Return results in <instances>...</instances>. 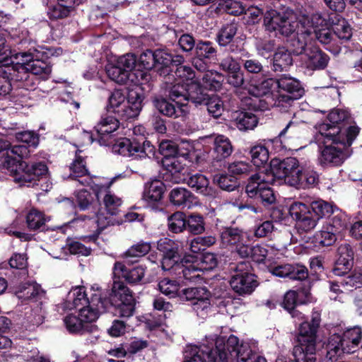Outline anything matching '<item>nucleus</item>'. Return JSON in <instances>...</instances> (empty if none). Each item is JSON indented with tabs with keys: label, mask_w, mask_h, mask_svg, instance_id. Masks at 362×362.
I'll list each match as a JSON object with an SVG mask.
<instances>
[{
	"label": "nucleus",
	"mask_w": 362,
	"mask_h": 362,
	"mask_svg": "<svg viewBox=\"0 0 362 362\" xmlns=\"http://www.w3.org/2000/svg\"><path fill=\"white\" fill-rule=\"evenodd\" d=\"M186 228L191 233L199 235L205 230V223L202 216L192 214L186 219Z\"/></svg>",
	"instance_id": "46"
},
{
	"label": "nucleus",
	"mask_w": 362,
	"mask_h": 362,
	"mask_svg": "<svg viewBox=\"0 0 362 362\" xmlns=\"http://www.w3.org/2000/svg\"><path fill=\"white\" fill-rule=\"evenodd\" d=\"M214 152L216 153V158L218 160L228 157L233 152L230 140L225 136H217L214 140Z\"/></svg>",
	"instance_id": "40"
},
{
	"label": "nucleus",
	"mask_w": 362,
	"mask_h": 362,
	"mask_svg": "<svg viewBox=\"0 0 362 362\" xmlns=\"http://www.w3.org/2000/svg\"><path fill=\"white\" fill-rule=\"evenodd\" d=\"M302 168L298 160L288 157L283 160H272L270 168L266 172L269 174V182H276L277 185L286 184L295 187L299 184V177Z\"/></svg>",
	"instance_id": "4"
},
{
	"label": "nucleus",
	"mask_w": 362,
	"mask_h": 362,
	"mask_svg": "<svg viewBox=\"0 0 362 362\" xmlns=\"http://www.w3.org/2000/svg\"><path fill=\"white\" fill-rule=\"evenodd\" d=\"M243 234L238 228H226L221 235L223 245H236L240 243Z\"/></svg>",
	"instance_id": "55"
},
{
	"label": "nucleus",
	"mask_w": 362,
	"mask_h": 362,
	"mask_svg": "<svg viewBox=\"0 0 362 362\" xmlns=\"http://www.w3.org/2000/svg\"><path fill=\"white\" fill-rule=\"evenodd\" d=\"M112 151L123 156L132 157L134 159L149 158L154 153V146L148 141H143L142 144L138 141L127 138L118 139L112 147Z\"/></svg>",
	"instance_id": "8"
},
{
	"label": "nucleus",
	"mask_w": 362,
	"mask_h": 362,
	"mask_svg": "<svg viewBox=\"0 0 362 362\" xmlns=\"http://www.w3.org/2000/svg\"><path fill=\"white\" fill-rule=\"evenodd\" d=\"M162 163L165 169L173 176H175L174 182H180L184 180L182 176V171L185 170V165L177 157L163 158Z\"/></svg>",
	"instance_id": "35"
},
{
	"label": "nucleus",
	"mask_w": 362,
	"mask_h": 362,
	"mask_svg": "<svg viewBox=\"0 0 362 362\" xmlns=\"http://www.w3.org/2000/svg\"><path fill=\"white\" fill-rule=\"evenodd\" d=\"M144 98L143 92L139 87H136L129 90L127 102H128L127 107L129 119L134 118L139 115L143 107Z\"/></svg>",
	"instance_id": "30"
},
{
	"label": "nucleus",
	"mask_w": 362,
	"mask_h": 362,
	"mask_svg": "<svg viewBox=\"0 0 362 362\" xmlns=\"http://www.w3.org/2000/svg\"><path fill=\"white\" fill-rule=\"evenodd\" d=\"M289 214L296 220V228L300 233L310 232L319 221L310 207L302 202H293L289 207Z\"/></svg>",
	"instance_id": "11"
},
{
	"label": "nucleus",
	"mask_w": 362,
	"mask_h": 362,
	"mask_svg": "<svg viewBox=\"0 0 362 362\" xmlns=\"http://www.w3.org/2000/svg\"><path fill=\"white\" fill-rule=\"evenodd\" d=\"M127 95L121 90H115L109 97L108 109L119 117L128 119L129 111Z\"/></svg>",
	"instance_id": "25"
},
{
	"label": "nucleus",
	"mask_w": 362,
	"mask_h": 362,
	"mask_svg": "<svg viewBox=\"0 0 362 362\" xmlns=\"http://www.w3.org/2000/svg\"><path fill=\"white\" fill-rule=\"evenodd\" d=\"M153 106L165 116L173 118H184L189 110L185 103L174 105L162 97H155L153 99Z\"/></svg>",
	"instance_id": "19"
},
{
	"label": "nucleus",
	"mask_w": 362,
	"mask_h": 362,
	"mask_svg": "<svg viewBox=\"0 0 362 362\" xmlns=\"http://www.w3.org/2000/svg\"><path fill=\"white\" fill-rule=\"evenodd\" d=\"M48 221V218L42 212L34 209L29 211L25 217L26 225L30 230L40 229Z\"/></svg>",
	"instance_id": "38"
},
{
	"label": "nucleus",
	"mask_w": 362,
	"mask_h": 362,
	"mask_svg": "<svg viewBox=\"0 0 362 362\" xmlns=\"http://www.w3.org/2000/svg\"><path fill=\"white\" fill-rule=\"evenodd\" d=\"M187 184L196 192L204 196L214 198L218 194L217 190L209 185V180L204 175L197 173L191 175Z\"/></svg>",
	"instance_id": "24"
},
{
	"label": "nucleus",
	"mask_w": 362,
	"mask_h": 362,
	"mask_svg": "<svg viewBox=\"0 0 362 362\" xmlns=\"http://www.w3.org/2000/svg\"><path fill=\"white\" fill-rule=\"evenodd\" d=\"M252 161L256 166H261L266 163L269 160V151L262 145L253 146L250 150Z\"/></svg>",
	"instance_id": "53"
},
{
	"label": "nucleus",
	"mask_w": 362,
	"mask_h": 362,
	"mask_svg": "<svg viewBox=\"0 0 362 362\" xmlns=\"http://www.w3.org/2000/svg\"><path fill=\"white\" fill-rule=\"evenodd\" d=\"M106 72L108 77L119 84L127 82L129 75L117 64H108L106 66Z\"/></svg>",
	"instance_id": "47"
},
{
	"label": "nucleus",
	"mask_w": 362,
	"mask_h": 362,
	"mask_svg": "<svg viewBox=\"0 0 362 362\" xmlns=\"http://www.w3.org/2000/svg\"><path fill=\"white\" fill-rule=\"evenodd\" d=\"M250 264L243 261L235 267V274L230 280L232 289L240 295L252 293L257 286V281L254 274L250 273Z\"/></svg>",
	"instance_id": "7"
},
{
	"label": "nucleus",
	"mask_w": 362,
	"mask_h": 362,
	"mask_svg": "<svg viewBox=\"0 0 362 362\" xmlns=\"http://www.w3.org/2000/svg\"><path fill=\"white\" fill-rule=\"evenodd\" d=\"M119 122L115 117L109 115L102 117L98 124L95 127V131L98 134V140L100 144H105L103 139L105 136L116 131Z\"/></svg>",
	"instance_id": "31"
},
{
	"label": "nucleus",
	"mask_w": 362,
	"mask_h": 362,
	"mask_svg": "<svg viewBox=\"0 0 362 362\" xmlns=\"http://www.w3.org/2000/svg\"><path fill=\"white\" fill-rule=\"evenodd\" d=\"M301 20L297 21L292 10L287 9L283 12L272 10L264 16V23L268 31H275L283 36L291 37L300 28Z\"/></svg>",
	"instance_id": "5"
},
{
	"label": "nucleus",
	"mask_w": 362,
	"mask_h": 362,
	"mask_svg": "<svg viewBox=\"0 0 362 362\" xmlns=\"http://www.w3.org/2000/svg\"><path fill=\"white\" fill-rule=\"evenodd\" d=\"M204 88L210 90H218L222 87L223 75L214 70H207L202 76Z\"/></svg>",
	"instance_id": "39"
},
{
	"label": "nucleus",
	"mask_w": 362,
	"mask_h": 362,
	"mask_svg": "<svg viewBox=\"0 0 362 362\" xmlns=\"http://www.w3.org/2000/svg\"><path fill=\"white\" fill-rule=\"evenodd\" d=\"M325 20L322 18L320 14L315 13L312 16L309 28H312L313 40H317L321 44L329 45L334 44V34L332 30L327 27Z\"/></svg>",
	"instance_id": "18"
},
{
	"label": "nucleus",
	"mask_w": 362,
	"mask_h": 362,
	"mask_svg": "<svg viewBox=\"0 0 362 362\" xmlns=\"http://www.w3.org/2000/svg\"><path fill=\"white\" fill-rule=\"evenodd\" d=\"M202 104L207 106L209 113L214 118H218L223 112V103L217 95L209 97L206 94V100Z\"/></svg>",
	"instance_id": "48"
},
{
	"label": "nucleus",
	"mask_w": 362,
	"mask_h": 362,
	"mask_svg": "<svg viewBox=\"0 0 362 362\" xmlns=\"http://www.w3.org/2000/svg\"><path fill=\"white\" fill-rule=\"evenodd\" d=\"M160 291L169 298H180V284L175 280L164 278L158 283Z\"/></svg>",
	"instance_id": "45"
},
{
	"label": "nucleus",
	"mask_w": 362,
	"mask_h": 362,
	"mask_svg": "<svg viewBox=\"0 0 362 362\" xmlns=\"http://www.w3.org/2000/svg\"><path fill=\"white\" fill-rule=\"evenodd\" d=\"M115 215L107 214L105 215L103 212H100L96 215L94 219H89L91 223L96 224L95 231L98 235L103 230L109 226L115 225L116 220L114 217Z\"/></svg>",
	"instance_id": "52"
},
{
	"label": "nucleus",
	"mask_w": 362,
	"mask_h": 362,
	"mask_svg": "<svg viewBox=\"0 0 362 362\" xmlns=\"http://www.w3.org/2000/svg\"><path fill=\"white\" fill-rule=\"evenodd\" d=\"M305 66L310 70H320L327 67L329 58L319 48L312 46L301 57Z\"/></svg>",
	"instance_id": "21"
},
{
	"label": "nucleus",
	"mask_w": 362,
	"mask_h": 362,
	"mask_svg": "<svg viewBox=\"0 0 362 362\" xmlns=\"http://www.w3.org/2000/svg\"><path fill=\"white\" fill-rule=\"evenodd\" d=\"M218 6L221 10L234 16L245 12V8L242 4L234 0H220Z\"/></svg>",
	"instance_id": "58"
},
{
	"label": "nucleus",
	"mask_w": 362,
	"mask_h": 362,
	"mask_svg": "<svg viewBox=\"0 0 362 362\" xmlns=\"http://www.w3.org/2000/svg\"><path fill=\"white\" fill-rule=\"evenodd\" d=\"M113 274L115 276L123 277L130 284H136L144 278L145 269L143 267L139 266L127 271L124 264L117 262L114 265Z\"/></svg>",
	"instance_id": "27"
},
{
	"label": "nucleus",
	"mask_w": 362,
	"mask_h": 362,
	"mask_svg": "<svg viewBox=\"0 0 362 362\" xmlns=\"http://www.w3.org/2000/svg\"><path fill=\"white\" fill-rule=\"evenodd\" d=\"M277 86L280 91H285L288 95H281L279 99V103L281 102L290 103L301 97L303 94L300 82L296 78L287 75H282L276 80Z\"/></svg>",
	"instance_id": "16"
},
{
	"label": "nucleus",
	"mask_w": 362,
	"mask_h": 362,
	"mask_svg": "<svg viewBox=\"0 0 362 362\" xmlns=\"http://www.w3.org/2000/svg\"><path fill=\"white\" fill-rule=\"evenodd\" d=\"M347 218L344 214H337L326 224L329 229L332 230L337 235L344 230L347 227Z\"/></svg>",
	"instance_id": "59"
},
{
	"label": "nucleus",
	"mask_w": 362,
	"mask_h": 362,
	"mask_svg": "<svg viewBox=\"0 0 362 362\" xmlns=\"http://www.w3.org/2000/svg\"><path fill=\"white\" fill-rule=\"evenodd\" d=\"M309 23L310 18L308 16H303L300 28H298L296 33L292 35L288 41L289 47L295 54L302 57L313 46V28L308 27Z\"/></svg>",
	"instance_id": "12"
},
{
	"label": "nucleus",
	"mask_w": 362,
	"mask_h": 362,
	"mask_svg": "<svg viewBox=\"0 0 362 362\" xmlns=\"http://www.w3.org/2000/svg\"><path fill=\"white\" fill-rule=\"evenodd\" d=\"M209 296V292L204 287H192L180 291V298L181 300L198 301L204 298H208Z\"/></svg>",
	"instance_id": "43"
},
{
	"label": "nucleus",
	"mask_w": 362,
	"mask_h": 362,
	"mask_svg": "<svg viewBox=\"0 0 362 362\" xmlns=\"http://www.w3.org/2000/svg\"><path fill=\"white\" fill-rule=\"evenodd\" d=\"M214 181L225 191L232 192L239 186L238 179L231 174H219L214 177Z\"/></svg>",
	"instance_id": "44"
},
{
	"label": "nucleus",
	"mask_w": 362,
	"mask_h": 362,
	"mask_svg": "<svg viewBox=\"0 0 362 362\" xmlns=\"http://www.w3.org/2000/svg\"><path fill=\"white\" fill-rule=\"evenodd\" d=\"M216 348L220 354L221 362H267L264 357L254 354L247 343L240 344L239 339L230 335L227 340L223 337L216 339Z\"/></svg>",
	"instance_id": "3"
},
{
	"label": "nucleus",
	"mask_w": 362,
	"mask_h": 362,
	"mask_svg": "<svg viewBox=\"0 0 362 362\" xmlns=\"http://www.w3.org/2000/svg\"><path fill=\"white\" fill-rule=\"evenodd\" d=\"M269 174L267 172H259L252 175L246 186V192L250 197L260 198L262 202L272 204L275 201L273 190L269 187L276 182H269Z\"/></svg>",
	"instance_id": "9"
},
{
	"label": "nucleus",
	"mask_w": 362,
	"mask_h": 362,
	"mask_svg": "<svg viewBox=\"0 0 362 362\" xmlns=\"http://www.w3.org/2000/svg\"><path fill=\"white\" fill-rule=\"evenodd\" d=\"M109 305L108 300L103 299L98 291L91 297L90 301L78 308V316L83 324L95 322L100 313L106 311Z\"/></svg>",
	"instance_id": "14"
},
{
	"label": "nucleus",
	"mask_w": 362,
	"mask_h": 362,
	"mask_svg": "<svg viewBox=\"0 0 362 362\" xmlns=\"http://www.w3.org/2000/svg\"><path fill=\"white\" fill-rule=\"evenodd\" d=\"M216 50L209 41L199 42L195 47V54L199 58L210 59L216 54Z\"/></svg>",
	"instance_id": "63"
},
{
	"label": "nucleus",
	"mask_w": 362,
	"mask_h": 362,
	"mask_svg": "<svg viewBox=\"0 0 362 362\" xmlns=\"http://www.w3.org/2000/svg\"><path fill=\"white\" fill-rule=\"evenodd\" d=\"M253 170L252 165L243 160H235L228 164V171L233 176L247 175Z\"/></svg>",
	"instance_id": "54"
},
{
	"label": "nucleus",
	"mask_w": 362,
	"mask_h": 362,
	"mask_svg": "<svg viewBox=\"0 0 362 362\" xmlns=\"http://www.w3.org/2000/svg\"><path fill=\"white\" fill-rule=\"evenodd\" d=\"M362 337V332L359 327H353L346 330L341 335V343L344 354L354 353L358 346Z\"/></svg>",
	"instance_id": "29"
},
{
	"label": "nucleus",
	"mask_w": 362,
	"mask_h": 362,
	"mask_svg": "<svg viewBox=\"0 0 362 362\" xmlns=\"http://www.w3.org/2000/svg\"><path fill=\"white\" fill-rule=\"evenodd\" d=\"M40 286L36 284H25L21 286L16 294L19 299L28 300L33 298L41 293Z\"/></svg>",
	"instance_id": "50"
},
{
	"label": "nucleus",
	"mask_w": 362,
	"mask_h": 362,
	"mask_svg": "<svg viewBox=\"0 0 362 362\" xmlns=\"http://www.w3.org/2000/svg\"><path fill=\"white\" fill-rule=\"evenodd\" d=\"M111 296L120 302L116 308V315L121 317H129L135 310V300L129 288L122 281L114 280Z\"/></svg>",
	"instance_id": "10"
},
{
	"label": "nucleus",
	"mask_w": 362,
	"mask_h": 362,
	"mask_svg": "<svg viewBox=\"0 0 362 362\" xmlns=\"http://www.w3.org/2000/svg\"><path fill=\"white\" fill-rule=\"evenodd\" d=\"M176 81L189 86L192 83L200 84L199 80L196 77L192 69L187 66H180L177 67L173 76Z\"/></svg>",
	"instance_id": "37"
},
{
	"label": "nucleus",
	"mask_w": 362,
	"mask_h": 362,
	"mask_svg": "<svg viewBox=\"0 0 362 362\" xmlns=\"http://www.w3.org/2000/svg\"><path fill=\"white\" fill-rule=\"evenodd\" d=\"M293 63L291 53L284 47H279L274 54L273 66L275 71L286 70Z\"/></svg>",
	"instance_id": "36"
},
{
	"label": "nucleus",
	"mask_w": 362,
	"mask_h": 362,
	"mask_svg": "<svg viewBox=\"0 0 362 362\" xmlns=\"http://www.w3.org/2000/svg\"><path fill=\"white\" fill-rule=\"evenodd\" d=\"M186 219L183 213L177 211L168 218V229L175 233L182 232L186 228Z\"/></svg>",
	"instance_id": "49"
},
{
	"label": "nucleus",
	"mask_w": 362,
	"mask_h": 362,
	"mask_svg": "<svg viewBox=\"0 0 362 362\" xmlns=\"http://www.w3.org/2000/svg\"><path fill=\"white\" fill-rule=\"evenodd\" d=\"M337 234L325 225L322 230L317 234L316 238L318 243L323 246H329L335 243Z\"/></svg>",
	"instance_id": "64"
},
{
	"label": "nucleus",
	"mask_w": 362,
	"mask_h": 362,
	"mask_svg": "<svg viewBox=\"0 0 362 362\" xmlns=\"http://www.w3.org/2000/svg\"><path fill=\"white\" fill-rule=\"evenodd\" d=\"M124 177L123 174H119L112 177L107 183L97 184L93 187L97 199L102 200L107 214L116 215L119 212V208L122 204V200L112 193L110 188L115 180Z\"/></svg>",
	"instance_id": "13"
},
{
	"label": "nucleus",
	"mask_w": 362,
	"mask_h": 362,
	"mask_svg": "<svg viewBox=\"0 0 362 362\" xmlns=\"http://www.w3.org/2000/svg\"><path fill=\"white\" fill-rule=\"evenodd\" d=\"M69 177L77 180L82 185H90L91 178L88 175L84 158L76 154V158L69 165Z\"/></svg>",
	"instance_id": "26"
},
{
	"label": "nucleus",
	"mask_w": 362,
	"mask_h": 362,
	"mask_svg": "<svg viewBox=\"0 0 362 362\" xmlns=\"http://www.w3.org/2000/svg\"><path fill=\"white\" fill-rule=\"evenodd\" d=\"M349 119V113L347 110L342 109H335L330 112L328 115L329 122L327 124L332 126H337L344 131H349L350 128L355 127L354 126L349 127L348 128L344 127V124H342L345 121Z\"/></svg>",
	"instance_id": "42"
},
{
	"label": "nucleus",
	"mask_w": 362,
	"mask_h": 362,
	"mask_svg": "<svg viewBox=\"0 0 362 362\" xmlns=\"http://www.w3.org/2000/svg\"><path fill=\"white\" fill-rule=\"evenodd\" d=\"M354 252L353 248L347 243L341 244L337 250V259L333 272L337 276L348 273L354 263Z\"/></svg>",
	"instance_id": "20"
},
{
	"label": "nucleus",
	"mask_w": 362,
	"mask_h": 362,
	"mask_svg": "<svg viewBox=\"0 0 362 362\" xmlns=\"http://www.w3.org/2000/svg\"><path fill=\"white\" fill-rule=\"evenodd\" d=\"M0 139V152L6 151L2 156L1 164L13 176L14 181L21 186L33 185L40 177L46 175L48 168L42 163L28 164L21 159L29 156L30 151L25 145L13 146Z\"/></svg>",
	"instance_id": "1"
},
{
	"label": "nucleus",
	"mask_w": 362,
	"mask_h": 362,
	"mask_svg": "<svg viewBox=\"0 0 362 362\" xmlns=\"http://www.w3.org/2000/svg\"><path fill=\"white\" fill-rule=\"evenodd\" d=\"M318 182V175L313 170H306L300 174L299 184L296 186V188H308L314 186Z\"/></svg>",
	"instance_id": "61"
},
{
	"label": "nucleus",
	"mask_w": 362,
	"mask_h": 362,
	"mask_svg": "<svg viewBox=\"0 0 362 362\" xmlns=\"http://www.w3.org/2000/svg\"><path fill=\"white\" fill-rule=\"evenodd\" d=\"M170 77L168 76L165 81L168 96L172 100L176 101L177 105L190 100L197 105L206 101V93L201 84L192 83L189 86H186L175 80V83L173 84L170 82Z\"/></svg>",
	"instance_id": "6"
},
{
	"label": "nucleus",
	"mask_w": 362,
	"mask_h": 362,
	"mask_svg": "<svg viewBox=\"0 0 362 362\" xmlns=\"http://www.w3.org/2000/svg\"><path fill=\"white\" fill-rule=\"evenodd\" d=\"M334 35L343 40H349L352 36V30L349 24L341 19L334 25L333 28Z\"/></svg>",
	"instance_id": "62"
},
{
	"label": "nucleus",
	"mask_w": 362,
	"mask_h": 362,
	"mask_svg": "<svg viewBox=\"0 0 362 362\" xmlns=\"http://www.w3.org/2000/svg\"><path fill=\"white\" fill-rule=\"evenodd\" d=\"M192 193L185 188L175 187L170 193V202L175 206H187V203H192Z\"/></svg>",
	"instance_id": "41"
},
{
	"label": "nucleus",
	"mask_w": 362,
	"mask_h": 362,
	"mask_svg": "<svg viewBox=\"0 0 362 362\" xmlns=\"http://www.w3.org/2000/svg\"><path fill=\"white\" fill-rule=\"evenodd\" d=\"M237 31L235 24H227L222 28L218 35V42L221 46H226L229 44Z\"/></svg>",
	"instance_id": "60"
},
{
	"label": "nucleus",
	"mask_w": 362,
	"mask_h": 362,
	"mask_svg": "<svg viewBox=\"0 0 362 362\" xmlns=\"http://www.w3.org/2000/svg\"><path fill=\"white\" fill-rule=\"evenodd\" d=\"M231 117L234 124L241 131L253 129L258 123L256 115L252 112L235 111Z\"/></svg>",
	"instance_id": "33"
},
{
	"label": "nucleus",
	"mask_w": 362,
	"mask_h": 362,
	"mask_svg": "<svg viewBox=\"0 0 362 362\" xmlns=\"http://www.w3.org/2000/svg\"><path fill=\"white\" fill-rule=\"evenodd\" d=\"M179 243L168 238H161L157 243V248L163 253L161 267L163 270L173 268L177 263L175 259L178 257Z\"/></svg>",
	"instance_id": "17"
},
{
	"label": "nucleus",
	"mask_w": 362,
	"mask_h": 362,
	"mask_svg": "<svg viewBox=\"0 0 362 362\" xmlns=\"http://www.w3.org/2000/svg\"><path fill=\"white\" fill-rule=\"evenodd\" d=\"M216 346V341L215 342ZM183 362H221L217 348L214 349L207 344L190 346L187 348Z\"/></svg>",
	"instance_id": "15"
},
{
	"label": "nucleus",
	"mask_w": 362,
	"mask_h": 362,
	"mask_svg": "<svg viewBox=\"0 0 362 362\" xmlns=\"http://www.w3.org/2000/svg\"><path fill=\"white\" fill-rule=\"evenodd\" d=\"M69 298L72 300L73 304L76 308L86 305L90 300L86 297L85 288L83 286H76L71 289L69 293Z\"/></svg>",
	"instance_id": "57"
},
{
	"label": "nucleus",
	"mask_w": 362,
	"mask_h": 362,
	"mask_svg": "<svg viewBox=\"0 0 362 362\" xmlns=\"http://www.w3.org/2000/svg\"><path fill=\"white\" fill-rule=\"evenodd\" d=\"M194 256L185 257L181 262L177 263L174 269L179 275L182 274L185 279L196 281L201 278L202 269L199 267L198 262L194 261Z\"/></svg>",
	"instance_id": "22"
},
{
	"label": "nucleus",
	"mask_w": 362,
	"mask_h": 362,
	"mask_svg": "<svg viewBox=\"0 0 362 362\" xmlns=\"http://www.w3.org/2000/svg\"><path fill=\"white\" fill-rule=\"evenodd\" d=\"M271 272L279 277H288L293 280H304L308 277V272L305 267L300 264H284L274 267Z\"/></svg>",
	"instance_id": "23"
},
{
	"label": "nucleus",
	"mask_w": 362,
	"mask_h": 362,
	"mask_svg": "<svg viewBox=\"0 0 362 362\" xmlns=\"http://www.w3.org/2000/svg\"><path fill=\"white\" fill-rule=\"evenodd\" d=\"M275 86H277L276 81L269 78L264 79L259 84L253 83L250 81L245 88L250 95L255 97H261L270 93Z\"/></svg>",
	"instance_id": "34"
},
{
	"label": "nucleus",
	"mask_w": 362,
	"mask_h": 362,
	"mask_svg": "<svg viewBox=\"0 0 362 362\" xmlns=\"http://www.w3.org/2000/svg\"><path fill=\"white\" fill-rule=\"evenodd\" d=\"M359 132L358 127L344 131L329 124L319 126V133L323 137L324 147L319 151L318 163L322 167H337L348 158L347 148Z\"/></svg>",
	"instance_id": "2"
},
{
	"label": "nucleus",
	"mask_w": 362,
	"mask_h": 362,
	"mask_svg": "<svg viewBox=\"0 0 362 362\" xmlns=\"http://www.w3.org/2000/svg\"><path fill=\"white\" fill-rule=\"evenodd\" d=\"M165 191L164 184L158 180H153L146 185L143 199L151 205L160 202Z\"/></svg>",
	"instance_id": "32"
},
{
	"label": "nucleus",
	"mask_w": 362,
	"mask_h": 362,
	"mask_svg": "<svg viewBox=\"0 0 362 362\" xmlns=\"http://www.w3.org/2000/svg\"><path fill=\"white\" fill-rule=\"evenodd\" d=\"M16 62H12V64L8 66H4L2 73L14 79L16 81H21L27 80L30 75L27 74V69L25 66V62H23V57H18L17 53L12 56Z\"/></svg>",
	"instance_id": "28"
},
{
	"label": "nucleus",
	"mask_w": 362,
	"mask_h": 362,
	"mask_svg": "<svg viewBox=\"0 0 362 362\" xmlns=\"http://www.w3.org/2000/svg\"><path fill=\"white\" fill-rule=\"evenodd\" d=\"M310 208L311 211L318 218V220L333 212L332 206L321 199L313 202Z\"/></svg>",
	"instance_id": "56"
},
{
	"label": "nucleus",
	"mask_w": 362,
	"mask_h": 362,
	"mask_svg": "<svg viewBox=\"0 0 362 362\" xmlns=\"http://www.w3.org/2000/svg\"><path fill=\"white\" fill-rule=\"evenodd\" d=\"M340 334H332L329 338L327 344V356L329 359H332L335 356H341L344 354L342 344L341 343Z\"/></svg>",
	"instance_id": "51"
}]
</instances>
